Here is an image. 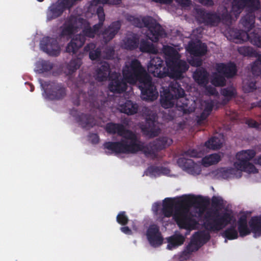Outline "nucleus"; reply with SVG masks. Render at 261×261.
Returning a JSON list of instances; mask_svg holds the SVG:
<instances>
[{
	"instance_id": "14",
	"label": "nucleus",
	"mask_w": 261,
	"mask_h": 261,
	"mask_svg": "<svg viewBox=\"0 0 261 261\" xmlns=\"http://www.w3.org/2000/svg\"><path fill=\"white\" fill-rule=\"evenodd\" d=\"M40 46L41 50L50 56H57L60 53V47L56 39L44 37L40 41Z\"/></svg>"
},
{
	"instance_id": "60",
	"label": "nucleus",
	"mask_w": 261,
	"mask_h": 261,
	"mask_svg": "<svg viewBox=\"0 0 261 261\" xmlns=\"http://www.w3.org/2000/svg\"><path fill=\"white\" fill-rule=\"evenodd\" d=\"M120 230L124 233L127 235H131L133 233L132 230L128 226H123L120 228Z\"/></svg>"
},
{
	"instance_id": "43",
	"label": "nucleus",
	"mask_w": 261,
	"mask_h": 261,
	"mask_svg": "<svg viewBox=\"0 0 261 261\" xmlns=\"http://www.w3.org/2000/svg\"><path fill=\"white\" fill-rule=\"evenodd\" d=\"M221 144L220 140L216 137H212L205 143V146L207 148L213 150L220 149L221 147Z\"/></svg>"
},
{
	"instance_id": "45",
	"label": "nucleus",
	"mask_w": 261,
	"mask_h": 261,
	"mask_svg": "<svg viewBox=\"0 0 261 261\" xmlns=\"http://www.w3.org/2000/svg\"><path fill=\"white\" fill-rule=\"evenodd\" d=\"M192 51L195 56H204L207 52V46L204 43L195 45L192 47Z\"/></svg>"
},
{
	"instance_id": "40",
	"label": "nucleus",
	"mask_w": 261,
	"mask_h": 261,
	"mask_svg": "<svg viewBox=\"0 0 261 261\" xmlns=\"http://www.w3.org/2000/svg\"><path fill=\"white\" fill-rule=\"evenodd\" d=\"M222 236L226 239L232 240L238 238V232L236 226L231 225L227 228L222 233Z\"/></svg>"
},
{
	"instance_id": "50",
	"label": "nucleus",
	"mask_w": 261,
	"mask_h": 261,
	"mask_svg": "<svg viewBox=\"0 0 261 261\" xmlns=\"http://www.w3.org/2000/svg\"><path fill=\"white\" fill-rule=\"evenodd\" d=\"M212 205L216 208H221L223 206V200L221 197L213 196L212 198Z\"/></svg>"
},
{
	"instance_id": "26",
	"label": "nucleus",
	"mask_w": 261,
	"mask_h": 261,
	"mask_svg": "<svg viewBox=\"0 0 261 261\" xmlns=\"http://www.w3.org/2000/svg\"><path fill=\"white\" fill-rule=\"evenodd\" d=\"M230 39L236 40V43H243L247 41L248 33L247 31L232 28L228 32Z\"/></svg>"
},
{
	"instance_id": "44",
	"label": "nucleus",
	"mask_w": 261,
	"mask_h": 261,
	"mask_svg": "<svg viewBox=\"0 0 261 261\" xmlns=\"http://www.w3.org/2000/svg\"><path fill=\"white\" fill-rule=\"evenodd\" d=\"M256 58V60L251 66V72L254 76H258L261 74V54Z\"/></svg>"
},
{
	"instance_id": "39",
	"label": "nucleus",
	"mask_w": 261,
	"mask_h": 261,
	"mask_svg": "<svg viewBox=\"0 0 261 261\" xmlns=\"http://www.w3.org/2000/svg\"><path fill=\"white\" fill-rule=\"evenodd\" d=\"M238 51L240 55L245 57H256L258 55H260L252 47L248 46L239 47Z\"/></svg>"
},
{
	"instance_id": "32",
	"label": "nucleus",
	"mask_w": 261,
	"mask_h": 261,
	"mask_svg": "<svg viewBox=\"0 0 261 261\" xmlns=\"http://www.w3.org/2000/svg\"><path fill=\"white\" fill-rule=\"evenodd\" d=\"M201 234L195 232L192 236L190 242L186 246V249L191 253L196 251L200 247L199 243Z\"/></svg>"
},
{
	"instance_id": "46",
	"label": "nucleus",
	"mask_w": 261,
	"mask_h": 261,
	"mask_svg": "<svg viewBox=\"0 0 261 261\" xmlns=\"http://www.w3.org/2000/svg\"><path fill=\"white\" fill-rule=\"evenodd\" d=\"M102 57L103 59L110 60L114 58L115 55V50L112 46H106L102 52H101Z\"/></svg>"
},
{
	"instance_id": "3",
	"label": "nucleus",
	"mask_w": 261,
	"mask_h": 261,
	"mask_svg": "<svg viewBox=\"0 0 261 261\" xmlns=\"http://www.w3.org/2000/svg\"><path fill=\"white\" fill-rule=\"evenodd\" d=\"M245 7L248 9V12L241 18V21L245 31L248 33L254 27V12L260 8L259 0H232L230 12L224 6H219L216 12L208 11L201 8L197 9L195 17L199 23L216 27L220 22L223 24L230 23L232 16L237 18Z\"/></svg>"
},
{
	"instance_id": "18",
	"label": "nucleus",
	"mask_w": 261,
	"mask_h": 261,
	"mask_svg": "<svg viewBox=\"0 0 261 261\" xmlns=\"http://www.w3.org/2000/svg\"><path fill=\"white\" fill-rule=\"evenodd\" d=\"M65 11V9L59 3V1L52 3L48 7L46 12V21H50L60 17Z\"/></svg>"
},
{
	"instance_id": "13",
	"label": "nucleus",
	"mask_w": 261,
	"mask_h": 261,
	"mask_svg": "<svg viewBox=\"0 0 261 261\" xmlns=\"http://www.w3.org/2000/svg\"><path fill=\"white\" fill-rule=\"evenodd\" d=\"M141 129L143 134L149 138L157 136L160 132V128L157 122L156 115L152 114L147 116L145 123L142 125Z\"/></svg>"
},
{
	"instance_id": "36",
	"label": "nucleus",
	"mask_w": 261,
	"mask_h": 261,
	"mask_svg": "<svg viewBox=\"0 0 261 261\" xmlns=\"http://www.w3.org/2000/svg\"><path fill=\"white\" fill-rule=\"evenodd\" d=\"M139 44V38L134 34L130 37H127L124 42V47L127 50H133L136 49Z\"/></svg>"
},
{
	"instance_id": "24",
	"label": "nucleus",
	"mask_w": 261,
	"mask_h": 261,
	"mask_svg": "<svg viewBox=\"0 0 261 261\" xmlns=\"http://www.w3.org/2000/svg\"><path fill=\"white\" fill-rule=\"evenodd\" d=\"M76 119L83 128L87 129L92 127L96 124L94 117L89 114L82 113L76 117Z\"/></svg>"
},
{
	"instance_id": "25",
	"label": "nucleus",
	"mask_w": 261,
	"mask_h": 261,
	"mask_svg": "<svg viewBox=\"0 0 261 261\" xmlns=\"http://www.w3.org/2000/svg\"><path fill=\"white\" fill-rule=\"evenodd\" d=\"M111 72L109 64L106 62L102 63L96 71L95 79L98 82H103L107 80Z\"/></svg>"
},
{
	"instance_id": "42",
	"label": "nucleus",
	"mask_w": 261,
	"mask_h": 261,
	"mask_svg": "<svg viewBox=\"0 0 261 261\" xmlns=\"http://www.w3.org/2000/svg\"><path fill=\"white\" fill-rule=\"evenodd\" d=\"M82 64V60L80 58L72 59L67 64V68L68 73L71 74L78 69Z\"/></svg>"
},
{
	"instance_id": "9",
	"label": "nucleus",
	"mask_w": 261,
	"mask_h": 261,
	"mask_svg": "<svg viewBox=\"0 0 261 261\" xmlns=\"http://www.w3.org/2000/svg\"><path fill=\"white\" fill-rule=\"evenodd\" d=\"M165 54L168 56L166 65L170 71L171 76L175 79H180L182 74L189 69V65L185 61L179 59V54L172 47L165 48Z\"/></svg>"
},
{
	"instance_id": "58",
	"label": "nucleus",
	"mask_w": 261,
	"mask_h": 261,
	"mask_svg": "<svg viewBox=\"0 0 261 261\" xmlns=\"http://www.w3.org/2000/svg\"><path fill=\"white\" fill-rule=\"evenodd\" d=\"M210 114H208V113H207L204 111L203 112H202L201 114H200V116L198 118V120L197 121V123L198 124H202V122L203 121H204L205 120H206V119L207 118V117H208V116Z\"/></svg>"
},
{
	"instance_id": "7",
	"label": "nucleus",
	"mask_w": 261,
	"mask_h": 261,
	"mask_svg": "<svg viewBox=\"0 0 261 261\" xmlns=\"http://www.w3.org/2000/svg\"><path fill=\"white\" fill-rule=\"evenodd\" d=\"M126 19L136 27L147 28L148 30L147 36L152 42H157L160 38L165 37L167 35L161 25L151 16H146L141 18L128 14L126 16Z\"/></svg>"
},
{
	"instance_id": "63",
	"label": "nucleus",
	"mask_w": 261,
	"mask_h": 261,
	"mask_svg": "<svg viewBox=\"0 0 261 261\" xmlns=\"http://www.w3.org/2000/svg\"><path fill=\"white\" fill-rule=\"evenodd\" d=\"M152 1L157 3L166 4H170L171 3L172 0H152Z\"/></svg>"
},
{
	"instance_id": "53",
	"label": "nucleus",
	"mask_w": 261,
	"mask_h": 261,
	"mask_svg": "<svg viewBox=\"0 0 261 261\" xmlns=\"http://www.w3.org/2000/svg\"><path fill=\"white\" fill-rule=\"evenodd\" d=\"M182 155L187 157L196 158L198 156V152L195 149H188L183 152Z\"/></svg>"
},
{
	"instance_id": "27",
	"label": "nucleus",
	"mask_w": 261,
	"mask_h": 261,
	"mask_svg": "<svg viewBox=\"0 0 261 261\" xmlns=\"http://www.w3.org/2000/svg\"><path fill=\"white\" fill-rule=\"evenodd\" d=\"M177 202L175 203L174 200L171 198H166L164 200L162 212L165 217H170L172 215L175 205H177L176 208L179 206L177 204Z\"/></svg>"
},
{
	"instance_id": "33",
	"label": "nucleus",
	"mask_w": 261,
	"mask_h": 261,
	"mask_svg": "<svg viewBox=\"0 0 261 261\" xmlns=\"http://www.w3.org/2000/svg\"><path fill=\"white\" fill-rule=\"evenodd\" d=\"M247 40L253 45L261 47V29H254L252 32L248 33Z\"/></svg>"
},
{
	"instance_id": "8",
	"label": "nucleus",
	"mask_w": 261,
	"mask_h": 261,
	"mask_svg": "<svg viewBox=\"0 0 261 261\" xmlns=\"http://www.w3.org/2000/svg\"><path fill=\"white\" fill-rule=\"evenodd\" d=\"M79 21L83 25L82 32L74 36L71 41L67 44L66 51L68 53L75 54L79 48L82 47L86 42V38H94L96 35H98L101 27L99 24H95L92 27L90 22L83 18H80Z\"/></svg>"
},
{
	"instance_id": "22",
	"label": "nucleus",
	"mask_w": 261,
	"mask_h": 261,
	"mask_svg": "<svg viewBox=\"0 0 261 261\" xmlns=\"http://www.w3.org/2000/svg\"><path fill=\"white\" fill-rule=\"evenodd\" d=\"M193 77L200 86H205L209 82V73L203 67H198L193 72Z\"/></svg>"
},
{
	"instance_id": "2",
	"label": "nucleus",
	"mask_w": 261,
	"mask_h": 261,
	"mask_svg": "<svg viewBox=\"0 0 261 261\" xmlns=\"http://www.w3.org/2000/svg\"><path fill=\"white\" fill-rule=\"evenodd\" d=\"M122 73L123 79L116 72L109 77L108 88L111 92L121 93L127 89V83L135 84L138 83L143 99L153 101L158 98L159 93L151 76L138 60L135 59L130 62L125 63Z\"/></svg>"
},
{
	"instance_id": "5",
	"label": "nucleus",
	"mask_w": 261,
	"mask_h": 261,
	"mask_svg": "<svg viewBox=\"0 0 261 261\" xmlns=\"http://www.w3.org/2000/svg\"><path fill=\"white\" fill-rule=\"evenodd\" d=\"M255 151L252 149L242 150L236 154L237 161L234 163L235 168L230 167L221 168L217 171V174L223 179L233 178L238 171L248 173H257V169L250 161L255 156Z\"/></svg>"
},
{
	"instance_id": "38",
	"label": "nucleus",
	"mask_w": 261,
	"mask_h": 261,
	"mask_svg": "<svg viewBox=\"0 0 261 261\" xmlns=\"http://www.w3.org/2000/svg\"><path fill=\"white\" fill-rule=\"evenodd\" d=\"M220 160V155L218 153H213L203 158L202 160V163L204 166L208 167L217 164Z\"/></svg>"
},
{
	"instance_id": "29",
	"label": "nucleus",
	"mask_w": 261,
	"mask_h": 261,
	"mask_svg": "<svg viewBox=\"0 0 261 261\" xmlns=\"http://www.w3.org/2000/svg\"><path fill=\"white\" fill-rule=\"evenodd\" d=\"M185 241V238L184 236L179 233H175L167 238L168 245L167 248L169 250H172L183 244Z\"/></svg>"
},
{
	"instance_id": "21",
	"label": "nucleus",
	"mask_w": 261,
	"mask_h": 261,
	"mask_svg": "<svg viewBox=\"0 0 261 261\" xmlns=\"http://www.w3.org/2000/svg\"><path fill=\"white\" fill-rule=\"evenodd\" d=\"M217 70L219 73L223 74L227 78L233 77L237 72V66L233 62H229L226 64L220 63L217 65Z\"/></svg>"
},
{
	"instance_id": "15",
	"label": "nucleus",
	"mask_w": 261,
	"mask_h": 261,
	"mask_svg": "<svg viewBox=\"0 0 261 261\" xmlns=\"http://www.w3.org/2000/svg\"><path fill=\"white\" fill-rule=\"evenodd\" d=\"M146 237L149 244L154 247H159L163 244V238L159 227L155 224L149 226L146 231Z\"/></svg>"
},
{
	"instance_id": "34",
	"label": "nucleus",
	"mask_w": 261,
	"mask_h": 261,
	"mask_svg": "<svg viewBox=\"0 0 261 261\" xmlns=\"http://www.w3.org/2000/svg\"><path fill=\"white\" fill-rule=\"evenodd\" d=\"M120 111L121 112L127 115H133L138 112V106L136 103H134L130 100H126L125 103L120 106Z\"/></svg>"
},
{
	"instance_id": "17",
	"label": "nucleus",
	"mask_w": 261,
	"mask_h": 261,
	"mask_svg": "<svg viewBox=\"0 0 261 261\" xmlns=\"http://www.w3.org/2000/svg\"><path fill=\"white\" fill-rule=\"evenodd\" d=\"M177 163L183 170L191 174L198 175L201 172L200 168L196 166L192 159H187L185 157L179 158Z\"/></svg>"
},
{
	"instance_id": "37",
	"label": "nucleus",
	"mask_w": 261,
	"mask_h": 261,
	"mask_svg": "<svg viewBox=\"0 0 261 261\" xmlns=\"http://www.w3.org/2000/svg\"><path fill=\"white\" fill-rule=\"evenodd\" d=\"M139 49L142 53L156 54L157 49L153 44L144 39H142L140 42Z\"/></svg>"
},
{
	"instance_id": "6",
	"label": "nucleus",
	"mask_w": 261,
	"mask_h": 261,
	"mask_svg": "<svg viewBox=\"0 0 261 261\" xmlns=\"http://www.w3.org/2000/svg\"><path fill=\"white\" fill-rule=\"evenodd\" d=\"M185 96V92L181 85L177 82H172L168 89L164 90L161 94V105L165 109L172 108L176 101V106L185 112L189 105V100Z\"/></svg>"
},
{
	"instance_id": "57",
	"label": "nucleus",
	"mask_w": 261,
	"mask_h": 261,
	"mask_svg": "<svg viewBox=\"0 0 261 261\" xmlns=\"http://www.w3.org/2000/svg\"><path fill=\"white\" fill-rule=\"evenodd\" d=\"M89 138L92 144H96L99 142V138L97 134H91L89 135Z\"/></svg>"
},
{
	"instance_id": "12",
	"label": "nucleus",
	"mask_w": 261,
	"mask_h": 261,
	"mask_svg": "<svg viewBox=\"0 0 261 261\" xmlns=\"http://www.w3.org/2000/svg\"><path fill=\"white\" fill-rule=\"evenodd\" d=\"M147 69L154 77L162 78L168 74V69L164 65V60L158 56L151 58L147 65Z\"/></svg>"
},
{
	"instance_id": "59",
	"label": "nucleus",
	"mask_w": 261,
	"mask_h": 261,
	"mask_svg": "<svg viewBox=\"0 0 261 261\" xmlns=\"http://www.w3.org/2000/svg\"><path fill=\"white\" fill-rule=\"evenodd\" d=\"M214 107V103L212 101L208 102L206 103L204 112L210 114Z\"/></svg>"
},
{
	"instance_id": "28",
	"label": "nucleus",
	"mask_w": 261,
	"mask_h": 261,
	"mask_svg": "<svg viewBox=\"0 0 261 261\" xmlns=\"http://www.w3.org/2000/svg\"><path fill=\"white\" fill-rule=\"evenodd\" d=\"M249 226L253 237L257 238L261 236V217H252L249 221Z\"/></svg>"
},
{
	"instance_id": "35",
	"label": "nucleus",
	"mask_w": 261,
	"mask_h": 261,
	"mask_svg": "<svg viewBox=\"0 0 261 261\" xmlns=\"http://www.w3.org/2000/svg\"><path fill=\"white\" fill-rule=\"evenodd\" d=\"M242 88L245 93L253 92L256 89V80L254 77L248 76L243 81Z\"/></svg>"
},
{
	"instance_id": "10",
	"label": "nucleus",
	"mask_w": 261,
	"mask_h": 261,
	"mask_svg": "<svg viewBox=\"0 0 261 261\" xmlns=\"http://www.w3.org/2000/svg\"><path fill=\"white\" fill-rule=\"evenodd\" d=\"M233 218L228 212L219 214L215 212L213 215L206 216L204 223L205 228L213 232H218L229 224Z\"/></svg>"
},
{
	"instance_id": "47",
	"label": "nucleus",
	"mask_w": 261,
	"mask_h": 261,
	"mask_svg": "<svg viewBox=\"0 0 261 261\" xmlns=\"http://www.w3.org/2000/svg\"><path fill=\"white\" fill-rule=\"evenodd\" d=\"M212 83L215 86H223L226 84L225 76L222 74H217L212 80Z\"/></svg>"
},
{
	"instance_id": "11",
	"label": "nucleus",
	"mask_w": 261,
	"mask_h": 261,
	"mask_svg": "<svg viewBox=\"0 0 261 261\" xmlns=\"http://www.w3.org/2000/svg\"><path fill=\"white\" fill-rule=\"evenodd\" d=\"M41 86L43 89L44 87H47L44 89V93L47 98L50 100H62L67 95V88L62 83L53 82L48 84L47 82H45L44 84H41Z\"/></svg>"
},
{
	"instance_id": "31",
	"label": "nucleus",
	"mask_w": 261,
	"mask_h": 261,
	"mask_svg": "<svg viewBox=\"0 0 261 261\" xmlns=\"http://www.w3.org/2000/svg\"><path fill=\"white\" fill-rule=\"evenodd\" d=\"M86 51L89 52V58L91 60H97L100 59L101 54V49L99 47L96 48V44L94 43L87 44L84 47Z\"/></svg>"
},
{
	"instance_id": "41",
	"label": "nucleus",
	"mask_w": 261,
	"mask_h": 261,
	"mask_svg": "<svg viewBox=\"0 0 261 261\" xmlns=\"http://www.w3.org/2000/svg\"><path fill=\"white\" fill-rule=\"evenodd\" d=\"M36 68L39 73H44L51 70L53 64L49 61L41 60L37 63Z\"/></svg>"
},
{
	"instance_id": "20",
	"label": "nucleus",
	"mask_w": 261,
	"mask_h": 261,
	"mask_svg": "<svg viewBox=\"0 0 261 261\" xmlns=\"http://www.w3.org/2000/svg\"><path fill=\"white\" fill-rule=\"evenodd\" d=\"M121 25L119 21H116L112 22L107 28H106L101 33L104 42L107 43L111 41L118 33Z\"/></svg>"
},
{
	"instance_id": "61",
	"label": "nucleus",
	"mask_w": 261,
	"mask_h": 261,
	"mask_svg": "<svg viewBox=\"0 0 261 261\" xmlns=\"http://www.w3.org/2000/svg\"><path fill=\"white\" fill-rule=\"evenodd\" d=\"M200 3L204 6H212L214 5L213 0H200Z\"/></svg>"
},
{
	"instance_id": "52",
	"label": "nucleus",
	"mask_w": 261,
	"mask_h": 261,
	"mask_svg": "<svg viewBox=\"0 0 261 261\" xmlns=\"http://www.w3.org/2000/svg\"><path fill=\"white\" fill-rule=\"evenodd\" d=\"M108 4V0H92L90 2L89 6L88 7V11H95V7H97L98 4Z\"/></svg>"
},
{
	"instance_id": "51",
	"label": "nucleus",
	"mask_w": 261,
	"mask_h": 261,
	"mask_svg": "<svg viewBox=\"0 0 261 261\" xmlns=\"http://www.w3.org/2000/svg\"><path fill=\"white\" fill-rule=\"evenodd\" d=\"M221 94L228 99H230L236 95L235 90L229 88H224L221 91Z\"/></svg>"
},
{
	"instance_id": "30",
	"label": "nucleus",
	"mask_w": 261,
	"mask_h": 261,
	"mask_svg": "<svg viewBox=\"0 0 261 261\" xmlns=\"http://www.w3.org/2000/svg\"><path fill=\"white\" fill-rule=\"evenodd\" d=\"M238 232L241 237H244L250 234L251 231L247 225V217L241 216L238 221Z\"/></svg>"
},
{
	"instance_id": "55",
	"label": "nucleus",
	"mask_w": 261,
	"mask_h": 261,
	"mask_svg": "<svg viewBox=\"0 0 261 261\" xmlns=\"http://www.w3.org/2000/svg\"><path fill=\"white\" fill-rule=\"evenodd\" d=\"M205 90L206 94L208 95H215L217 94V91L215 88L211 86H207V85L205 86Z\"/></svg>"
},
{
	"instance_id": "1",
	"label": "nucleus",
	"mask_w": 261,
	"mask_h": 261,
	"mask_svg": "<svg viewBox=\"0 0 261 261\" xmlns=\"http://www.w3.org/2000/svg\"><path fill=\"white\" fill-rule=\"evenodd\" d=\"M106 130L109 134H117L122 137L120 141H109L103 144L105 148L116 154L136 153L143 151L146 156L155 159L159 151L166 148L173 143L172 139L162 137L145 146L138 140L135 134L120 123H109L106 125Z\"/></svg>"
},
{
	"instance_id": "56",
	"label": "nucleus",
	"mask_w": 261,
	"mask_h": 261,
	"mask_svg": "<svg viewBox=\"0 0 261 261\" xmlns=\"http://www.w3.org/2000/svg\"><path fill=\"white\" fill-rule=\"evenodd\" d=\"M191 254L186 249H185L181 252L179 258L180 260H187L190 257Z\"/></svg>"
},
{
	"instance_id": "19",
	"label": "nucleus",
	"mask_w": 261,
	"mask_h": 261,
	"mask_svg": "<svg viewBox=\"0 0 261 261\" xmlns=\"http://www.w3.org/2000/svg\"><path fill=\"white\" fill-rule=\"evenodd\" d=\"M86 75H87V74L80 73L78 82L75 84V87L79 91V95L77 98L73 101L74 106H79L80 105V98L81 95H85L86 94L85 89L89 85H91V83H89L88 77L84 78Z\"/></svg>"
},
{
	"instance_id": "16",
	"label": "nucleus",
	"mask_w": 261,
	"mask_h": 261,
	"mask_svg": "<svg viewBox=\"0 0 261 261\" xmlns=\"http://www.w3.org/2000/svg\"><path fill=\"white\" fill-rule=\"evenodd\" d=\"M96 91V88L94 87L88 91L89 100L91 106L99 110H102L107 100L106 98L101 95H98Z\"/></svg>"
},
{
	"instance_id": "64",
	"label": "nucleus",
	"mask_w": 261,
	"mask_h": 261,
	"mask_svg": "<svg viewBox=\"0 0 261 261\" xmlns=\"http://www.w3.org/2000/svg\"><path fill=\"white\" fill-rule=\"evenodd\" d=\"M121 2V0H108L109 5H118Z\"/></svg>"
},
{
	"instance_id": "4",
	"label": "nucleus",
	"mask_w": 261,
	"mask_h": 261,
	"mask_svg": "<svg viewBox=\"0 0 261 261\" xmlns=\"http://www.w3.org/2000/svg\"><path fill=\"white\" fill-rule=\"evenodd\" d=\"M204 202L202 196H186L177 204L179 206L176 208L173 218L179 228L188 230L195 229L198 222L189 213V207L191 205H201Z\"/></svg>"
},
{
	"instance_id": "48",
	"label": "nucleus",
	"mask_w": 261,
	"mask_h": 261,
	"mask_svg": "<svg viewBox=\"0 0 261 261\" xmlns=\"http://www.w3.org/2000/svg\"><path fill=\"white\" fill-rule=\"evenodd\" d=\"M96 12L99 19V22L96 24H99V26L102 28L105 20V14L103 7L99 6L97 7L96 8Z\"/></svg>"
},
{
	"instance_id": "23",
	"label": "nucleus",
	"mask_w": 261,
	"mask_h": 261,
	"mask_svg": "<svg viewBox=\"0 0 261 261\" xmlns=\"http://www.w3.org/2000/svg\"><path fill=\"white\" fill-rule=\"evenodd\" d=\"M75 23V20H73L71 19H68L61 27L60 37H66L68 38H71L77 29Z\"/></svg>"
},
{
	"instance_id": "54",
	"label": "nucleus",
	"mask_w": 261,
	"mask_h": 261,
	"mask_svg": "<svg viewBox=\"0 0 261 261\" xmlns=\"http://www.w3.org/2000/svg\"><path fill=\"white\" fill-rule=\"evenodd\" d=\"M245 123L250 128H258L259 126L258 122L251 118L247 119Z\"/></svg>"
},
{
	"instance_id": "49",
	"label": "nucleus",
	"mask_w": 261,
	"mask_h": 261,
	"mask_svg": "<svg viewBox=\"0 0 261 261\" xmlns=\"http://www.w3.org/2000/svg\"><path fill=\"white\" fill-rule=\"evenodd\" d=\"M117 222L121 225L125 226L127 224L129 219L124 211H121L119 213L116 217Z\"/></svg>"
},
{
	"instance_id": "62",
	"label": "nucleus",
	"mask_w": 261,
	"mask_h": 261,
	"mask_svg": "<svg viewBox=\"0 0 261 261\" xmlns=\"http://www.w3.org/2000/svg\"><path fill=\"white\" fill-rule=\"evenodd\" d=\"M197 233L201 234V238L200 239V241L203 239H205L206 241H208L210 239V236L208 233H204L201 232H197Z\"/></svg>"
}]
</instances>
